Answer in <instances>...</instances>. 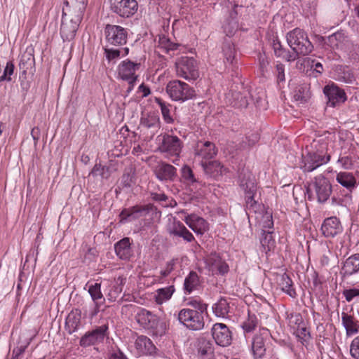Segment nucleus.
<instances>
[{"mask_svg": "<svg viewBox=\"0 0 359 359\" xmlns=\"http://www.w3.org/2000/svg\"><path fill=\"white\" fill-rule=\"evenodd\" d=\"M226 60L230 62L232 76H236V80L231 85L226 99L233 107L246 108L251 100V95L250 90L243 86L238 78L239 69L236 62V51L233 46L229 45L226 49Z\"/></svg>", "mask_w": 359, "mask_h": 359, "instance_id": "f257e3e1", "label": "nucleus"}, {"mask_svg": "<svg viewBox=\"0 0 359 359\" xmlns=\"http://www.w3.org/2000/svg\"><path fill=\"white\" fill-rule=\"evenodd\" d=\"M318 141L313 140L310 146L306 147V154H302L301 168L304 172H311L322 165L326 164L330 160V156L326 154L324 147L317 148Z\"/></svg>", "mask_w": 359, "mask_h": 359, "instance_id": "f03ea898", "label": "nucleus"}, {"mask_svg": "<svg viewBox=\"0 0 359 359\" xmlns=\"http://www.w3.org/2000/svg\"><path fill=\"white\" fill-rule=\"evenodd\" d=\"M158 148L157 150L164 154L165 156L170 158L175 157V158L172 160V163L177 165L179 157L182 149V142L181 140L175 136L169 134H164L159 135L157 137Z\"/></svg>", "mask_w": 359, "mask_h": 359, "instance_id": "7ed1b4c3", "label": "nucleus"}, {"mask_svg": "<svg viewBox=\"0 0 359 359\" xmlns=\"http://www.w3.org/2000/svg\"><path fill=\"white\" fill-rule=\"evenodd\" d=\"M306 192L309 200L312 201L316 198L319 203H324L332 194V185L327 178L319 175L309 184Z\"/></svg>", "mask_w": 359, "mask_h": 359, "instance_id": "20e7f679", "label": "nucleus"}, {"mask_svg": "<svg viewBox=\"0 0 359 359\" xmlns=\"http://www.w3.org/2000/svg\"><path fill=\"white\" fill-rule=\"evenodd\" d=\"M287 41L294 53L298 55H309L313 50V45L307 34L301 29L296 28L287 34Z\"/></svg>", "mask_w": 359, "mask_h": 359, "instance_id": "39448f33", "label": "nucleus"}, {"mask_svg": "<svg viewBox=\"0 0 359 359\" xmlns=\"http://www.w3.org/2000/svg\"><path fill=\"white\" fill-rule=\"evenodd\" d=\"M166 93L170 98L176 102H185L195 96V90L189 84L180 80H172L166 85Z\"/></svg>", "mask_w": 359, "mask_h": 359, "instance_id": "423d86ee", "label": "nucleus"}, {"mask_svg": "<svg viewBox=\"0 0 359 359\" xmlns=\"http://www.w3.org/2000/svg\"><path fill=\"white\" fill-rule=\"evenodd\" d=\"M177 318L180 323L191 330H201L205 325L203 314L197 310L182 309L179 311Z\"/></svg>", "mask_w": 359, "mask_h": 359, "instance_id": "0eeeda50", "label": "nucleus"}, {"mask_svg": "<svg viewBox=\"0 0 359 359\" xmlns=\"http://www.w3.org/2000/svg\"><path fill=\"white\" fill-rule=\"evenodd\" d=\"M176 73L186 80H196L199 77L197 63L193 57H182L175 62Z\"/></svg>", "mask_w": 359, "mask_h": 359, "instance_id": "6e6552de", "label": "nucleus"}, {"mask_svg": "<svg viewBox=\"0 0 359 359\" xmlns=\"http://www.w3.org/2000/svg\"><path fill=\"white\" fill-rule=\"evenodd\" d=\"M108 330L109 325L107 321L91 331L86 332L80 339L79 345L81 347L86 348L102 343L104 338L108 335Z\"/></svg>", "mask_w": 359, "mask_h": 359, "instance_id": "1a4fd4ad", "label": "nucleus"}, {"mask_svg": "<svg viewBox=\"0 0 359 359\" xmlns=\"http://www.w3.org/2000/svg\"><path fill=\"white\" fill-rule=\"evenodd\" d=\"M104 36L107 43L115 46H121L127 43L126 29L116 25L107 24L104 27Z\"/></svg>", "mask_w": 359, "mask_h": 359, "instance_id": "9d476101", "label": "nucleus"}, {"mask_svg": "<svg viewBox=\"0 0 359 359\" xmlns=\"http://www.w3.org/2000/svg\"><path fill=\"white\" fill-rule=\"evenodd\" d=\"M111 11L123 18L134 15L138 9L136 0H109Z\"/></svg>", "mask_w": 359, "mask_h": 359, "instance_id": "9b49d317", "label": "nucleus"}, {"mask_svg": "<svg viewBox=\"0 0 359 359\" xmlns=\"http://www.w3.org/2000/svg\"><path fill=\"white\" fill-rule=\"evenodd\" d=\"M82 20L83 18H81L69 17L62 14L60 34L64 41H70L74 39Z\"/></svg>", "mask_w": 359, "mask_h": 359, "instance_id": "f8f14e48", "label": "nucleus"}, {"mask_svg": "<svg viewBox=\"0 0 359 359\" xmlns=\"http://www.w3.org/2000/svg\"><path fill=\"white\" fill-rule=\"evenodd\" d=\"M242 186L245 193L247 214L250 215L252 213H257V212L261 208V205L256 200V184L253 182L250 181Z\"/></svg>", "mask_w": 359, "mask_h": 359, "instance_id": "ddd939ff", "label": "nucleus"}, {"mask_svg": "<svg viewBox=\"0 0 359 359\" xmlns=\"http://www.w3.org/2000/svg\"><path fill=\"white\" fill-rule=\"evenodd\" d=\"M151 210L149 205H134L129 208H124L119 214L120 222L125 223L135 220L147 215Z\"/></svg>", "mask_w": 359, "mask_h": 359, "instance_id": "4468645a", "label": "nucleus"}, {"mask_svg": "<svg viewBox=\"0 0 359 359\" xmlns=\"http://www.w3.org/2000/svg\"><path fill=\"white\" fill-rule=\"evenodd\" d=\"M87 6V0H65L62 14L69 17L83 18Z\"/></svg>", "mask_w": 359, "mask_h": 359, "instance_id": "2eb2a0df", "label": "nucleus"}, {"mask_svg": "<svg viewBox=\"0 0 359 359\" xmlns=\"http://www.w3.org/2000/svg\"><path fill=\"white\" fill-rule=\"evenodd\" d=\"M140 63L134 62L129 59L122 61L117 67L118 79L123 81L138 78L135 72L140 68Z\"/></svg>", "mask_w": 359, "mask_h": 359, "instance_id": "dca6fc26", "label": "nucleus"}, {"mask_svg": "<svg viewBox=\"0 0 359 359\" xmlns=\"http://www.w3.org/2000/svg\"><path fill=\"white\" fill-rule=\"evenodd\" d=\"M167 231L170 236L182 238L184 241L190 243L194 241V235L186 228V226L175 218L168 224Z\"/></svg>", "mask_w": 359, "mask_h": 359, "instance_id": "f3484780", "label": "nucleus"}, {"mask_svg": "<svg viewBox=\"0 0 359 359\" xmlns=\"http://www.w3.org/2000/svg\"><path fill=\"white\" fill-rule=\"evenodd\" d=\"M323 93L327 97L328 104L330 107H335L346 100V95L344 90L339 88L334 83L325 86Z\"/></svg>", "mask_w": 359, "mask_h": 359, "instance_id": "a211bd4d", "label": "nucleus"}, {"mask_svg": "<svg viewBox=\"0 0 359 359\" xmlns=\"http://www.w3.org/2000/svg\"><path fill=\"white\" fill-rule=\"evenodd\" d=\"M154 173L160 181L174 182L177 175V168L165 162H160L155 167Z\"/></svg>", "mask_w": 359, "mask_h": 359, "instance_id": "6ab92c4d", "label": "nucleus"}, {"mask_svg": "<svg viewBox=\"0 0 359 359\" xmlns=\"http://www.w3.org/2000/svg\"><path fill=\"white\" fill-rule=\"evenodd\" d=\"M133 241L129 237H124L114 244L116 256L121 260H129L134 255L132 248Z\"/></svg>", "mask_w": 359, "mask_h": 359, "instance_id": "aec40b11", "label": "nucleus"}, {"mask_svg": "<svg viewBox=\"0 0 359 359\" xmlns=\"http://www.w3.org/2000/svg\"><path fill=\"white\" fill-rule=\"evenodd\" d=\"M126 279L122 276H118L111 281L107 287L106 292V298L109 302H114L119 297L123 291V285L126 283Z\"/></svg>", "mask_w": 359, "mask_h": 359, "instance_id": "412c9836", "label": "nucleus"}, {"mask_svg": "<svg viewBox=\"0 0 359 359\" xmlns=\"http://www.w3.org/2000/svg\"><path fill=\"white\" fill-rule=\"evenodd\" d=\"M321 231L325 237L333 238L342 231V226L338 218L331 217L324 220Z\"/></svg>", "mask_w": 359, "mask_h": 359, "instance_id": "4be33fe9", "label": "nucleus"}, {"mask_svg": "<svg viewBox=\"0 0 359 359\" xmlns=\"http://www.w3.org/2000/svg\"><path fill=\"white\" fill-rule=\"evenodd\" d=\"M184 221L197 234H203L208 230V222L196 214L187 215Z\"/></svg>", "mask_w": 359, "mask_h": 359, "instance_id": "5701e85b", "label": "nucleus"}, {"mask_svg": "<svg viewBox=\"0 0 359 359\" xmlns=\"http://www.w3.org/2000/svg\"><path fill=\"white\" fill-rule=\"evenodd\" d=\"M206 264L213 275L224 274V261L220 254L211 252L206 258Z\"/></svg>", "mask_w": 359, "mask_h": 359, "instance_id": "b1692460", "label": "nucleus"}, {"mask_svg": "<svg viewBox=\"0 0 359 359\" xmlns=\"http://www.w3.org/2000/svg\"><path fill=\"white\" fill-rule=\"evenodd\" d=\"M135 346L140 355H152L156 348L151 340L144 335L138 336L135 341Z\"/></svg>", "mask_w": 359, "mask_h": 359, "instance_id": "393cba45", "label": "nucleus"}, {"mask_svg": "<svg viewBox=\"0 0 359 359\" xmlns=\"http://www.w3.org/2000/svg\"><path fill=\"white\" fill-rule=\"evenodd\" d=\"M268 330L263 329L261 333L256 334L252 341V348L255 358H262L266 351L264 338L268 336Z\"/></svg>", "mask_w": 359, "mask_h": 359, "instance_id": "a878e982", "label": "nucleus"}, {"mask_svg": "<svg viewBox=\"0 0 359 359\" xmlns=\"http://www.w3.org/2000/svg\"><path fill=\"white\" fill-rule=\"evenodd\" d=\"M142 130H150V136L152 137L161 128L160 118L154 114H149L142 117L140 121Z\"/></svg>", "mask_w": 359, "mask_h": 359, "instance_id": "bb28decb", "label": "nucleus"}, {"mask_svg": "<svg viewBox=\"0 0 359 359\" xmlns=\"http://www.w3.org/2000/svg\"><path fill=\"white\" fill-rule=\"evenodd\" d=\"M359 272V254H355L347 258L341 268V273L348 277Z\"/></svg>", "mask_w": 359, "mask_h": 359, "instance_id": "cd10ccee", "label": "nucleus"}, {"mask_svg": "<svg viewBox=\"0 0 359 359\" xmlns=\"http://www.w3.org/2000/svg\"><path fill=\"white\" fill-rule=\"evenodd\" d=\"M81 312L79 309L72 311L65 321V330L72 334L76 332L81 325Z\"/></svg>", "mask_w": 359, "mask_h": 359, "instance_id": "c85d7f7f", "label": "nucleus"}, {"mask_svg": "<svg viewBox=\"0 0 359 359\" xmlns=\"http://www.w3.org/2000/svg\"><path fill=\"white\" fill-rule=\"evenodd\" d=\"M201 165L206 175L214 179L222 177L223 165L217 161H209L208 163L202 161Z\"/></svg>", "mask_w": 359, "mask_h": 359, "instance_id": "c756f323", "label": "nucleus"}, {"mask_svg": "<svg viewBox=\"0 0 359 359\" xmlns=\"http://www.w3.org/2000/svg\"><path fill=\"white\" fill-rule=\"evenodd\" d=\"M341 323L346 330L347 336H351L358 333L359 330V322L353 316L346 312H342Z\"/></svg>", "mask_w": 359, "mask_h": 359, "instance_id": "7c9ffc66", "label": "nucleus"}, {"mask_svg": "<svg viewBox=\"0 0 359 359\" xmlns=\"http://www.w3.org/2000/svg\"><path fill=\"white\" fill-rule=\"evenodd\" d=\"M330 42L338 48L345 49L351 44L348 36L342 30L339 31L329 37Z\"/></svg>", "mask_w": 359, "mask_h": 359, "instance_id": "2f4dec72", "label": "nucleus"}, {"mask_svg": "<svg viewBox=\"0 0 359 359\" xmlns=\"http://www.w3.org/2000/svg\"><path fill=\"white\" fill-rule=\"evenodd\" d=\"M201 286L200 278L196 271H191L185 278L184 281V290L186 294H190L199 289Z\"/></svg>", "mask_w": 359, "mask_h": 359, "instance_id": "473e14b6", "label": "nucleus"}, {"mask_svg": "<svg viewBox=\"0 0 359 359\" xmlns=\"http://www.w3.org/2000/svg\"><path fill=\"white\" fill-rule=\"evenodd\" d=\"M337 182L349 191L357 186L356 179L351 172H339L336 176Z\"/></svg>", "mask_w": 359, "mask_h": 359, "instance_id": "72a5a7b5", "label": "nucleus"}, {"mask_svg": "<svg viewBox=\"0 0 359 359\" xmlns=\"http://www.w3.org/2000/svg\"><path fill=\"white\" fill-rule=\"evenodd\" d=\"M84 289L88 290L93 303H105L106 298L101 291V283H95L93 284H89V283H88Z\"/></svg>", "mask_w": 359, "mask_h": 359, "instance_id": "f704fd0d", "label": "nucleus"}, {"mask_svg": "<svg viewBox=\"0 0 359 359\" xmlns=\"http://www.w3.org/2000/svg\"><path fill=\"white\" fill-rule=\"evenodd\" d=\"M158 317L151 312L143 309L136 315L137 323L143 328L147 330L153 323H154Z\"/></svg>", "mask_w": 359, "mask_h": 359, "instance_id": "c9c22d12", "label": "nucleus"}, {"mask_svg": "<svg viewBox=\"0 0 359 359\" xmlns=\"http://www.w3.org/2000/svg\"><path fill=\"white\" fill-rule=\"evenodd\" d=\"M273 49L277 57H280L287 62L294 61L297 58V53H290L288 50L284 48L278 39L273 41Z\"/></svg>", "mask_w": 359, "mask_h": 359, "instance_id": "e433bc0d", "label": "nucleus"}, {"mask_svg": "<svg viewBox=\"0 0 359 359\" xmlns=\"http://www.w3.org/2000/svg\"><path fill=\"white\" fill-rule=\"evenodd\" d=\"M154 100L161 109L164 121L168 124L172 123L174 122V119L171 115L172 105L165 102L160 97H155Z\"/></svg>", "mask_w": 359, "mask_h": 359, "instance_id": "4c0bfd02", "label": "nucleus"}, {"mask_svg": "<svg viewBox=\"0 0 359 359\" xmlns=\"http://www.w3.org/2000/svg\"><path fill=\"white\" fill-rule=\"evenodd\" d=\"M175 292L173 285L159 288L156 291L154 299L157 304L161 305L163 303L168 301Z\"/></svg>", "mask_w": 359, "mask_h": 359, "instance_id": "58836bf2", "label": "nucleus"}, {"mask_svg": "<svg viewBox=\"0 0 359 359\" xmlns=\"http://www.w3.org/2000/svg\"><path fill=\"white\" fill-rule=\"evenodd\" d=\"M216 154L217 150L215 144L209 141L204 142L202 147L196 151V155L201 157L203 159L212 158Z\"/></svg>", "mask_w": 359, "mask_h": 359, "instance_id": "ea45409f", "label": "nucleus"}, {"mask_svg": "<svg viewBox=\"0 0 359 359\" xmlns=\"http://www.w3.org/2000/svg\"><path fill=\"white\" fill-rule=\"evenodd\" d=\"M198 354L201 359H212V344L206 339H201L198 342Z\"/></svg>", "mask_w": 359, "mask_h": 359, "instance_id": "a19ab883", "label": "nucleus"}, {"mask_svg": "<svg viewBox=\"0 0 359 359\" xmlns=\"http://www.w3.org/2000/svg\"><path fill=\"white\" fill-rule=\"evenodd\" d=\"M178 44L172 42L165 36H160L156 47V51L170 54L171 51L177 50Z\"/></svg>", "mask_w": 359, "mask_h": 359, "instance_id": "79ce46f5", "label": "nucleus"}, {"mask_svg": "<svg viewBox=\"0 0 359 359\" xmlns=\"http://www.w3.org/2000/svg\"><path fill=\"white\" fill-rule=\"evenodd\" d=\"M279 285L281 290L290 297L294 298L297 295L293 287V283L291 278L285 273L283 274L279 280Z\"/></svg>", "mask_w": 359, "mask_h": 359, "instance_id": "37998d69", "label": "nucleus"}, {"mask_svg": "<svg viewBox=\"0 0 359 359\" xmlns=\"http://www.w3.org/2000/svg\"><path fill=\"white\" fill-rule=\"evenodd\" d=\"M35 60L34 55L30 53H24L22 55L20 62L19 68L21 73L25 75L29 69H32L34 67Z\"/></svg>", "mask_w": 359, "mask_h": 359, "instance_id": "c03bdc74", "label": "nucleus"}, {"mask_svg": "<svg viewBox=\"0 0 359 359\" xmlns=\"http://www.w3.org/2000/svg\"><path fill=\"white\" fill-rule=\"evenodd\" d=\"M224 324L215 323L212 328V335L217 345L224 346Z\"/></svg>", "mask_w": 359, "mask_h": 359, "instance_id": "a18cd8bd", "label": "nucleus"}, {"mask_svg": "<svg viewBox=\"0 0 359 359\" xmlns=\"http://www.w3.org/2000/svg\"><path fill=\"white\" fill-rule=\"evenodd\" d=\"M182 177L185 183L189 185H194L195 184H200L202 185V182L196 178L191 168L187 165H184L181 169Z\"/></svg>", "mask_w": 359, "mask_h": 359, "instance_id": "49530a36", "label": "nucleus"}, {"mask_svg": "<svg viewBox=\"0 0 359 359\" xmlns=\"http://www.w3.org/2000/svg\"><path fill=\"white\" fill-rule=\"evenodd\" d=\"M149 330V333H151L153 336H163L165 334L166 331V325L165 323L161 320L160 318H158L149 326V327L147 329Z\"/></svg>", "mask_w": 359, "mask_h": 359, "instance_id": "de8ad7c7", "label": "nucleus"}, {"mask_svg": "<svg viewBox=\"0 0 359 359\" xmlns=\"http://www.w3.org/2000/svg\"><path fill=\"white\" fill-rule=\"evenodd\" d=\"M111 168L109 166L96 163L92 169L90 175L93 177L100 176L102 179H108L111 176Z\"/></svg>", "mask_w": 359, "mask_h": 359, "instance_id": "09e8293b", "label": "nucleus"}, {"mask_svg": "<svg viewBox=\"0 0 359 359\" xmlns=\"http://www.w3.org/2000/svg\"><path fill=\"white\" fill-rule=\"evenodd\" d=\"M263 238L261 239L262 250L265 252L270 251L274 245V240L272 237V232L263 230Z\"/></svg>", "mask_w": 359, "mask_h": 359, "instance_id": "8fccbe9b", "label": "nucleus"}, {"mask_svg": "<svg viewBox=\"0 0 359 359\" xmlns=\"http://www.w3.org/2000/svg\"><path fill=\"white\" fill-rule=\"evenodd\" d=\"M287 317L286 320L289 326L293 329H296L299 327L300 324L302 323V316L298 313H286Z\"/></svg>", "mask_w": 359, "mask_h": 359, "instance_id": "3c124183", "label": "nucleus"}, {"mask_svg": "<svg viewBox=\"0 0 359 359\" xmlns=\"http://www.w3.org/2000/svg\"><path fill=\"white\" fill-rule=\"evenodd\" d=\"M104 53L109 62H115L121 55V50L114 48H104Z\"/></svg>", "mask_w": 359, "mask_h": 359, "instance_id": "603ef678", "label": "nucleus"}, {"mask_svg": "<svg viewBox=\"0 0 359 359\" xmlns=\"http://www.w3.org/2000/svg\"><path fill=\"white\" fill-rule=\"evenodd\" d=\"M187 304L192 307L193 310H197L201 313L203 314L207 311L208 305L203 302L200 299H191Z\"/></svg>", "mask_w": 359, "mask_h": 359, "instance_id": "864d4df0", "label": "nucleus"}, {"mask_svg": "<svg viewBox=\"0 0 359 359\" xmlns=\"http://www.w3.org/2000/svg\"><path fill=\"white\" fill-rule=\"evenodd\" d=\"M15 69L14 64L12 61H8L4 68L2 75L0 76V82L6 81H11L12 80L11 76L13 75Z\"/></svg>", "mask_w": 359, "mask_h": 359, "instance_id": "5fc2aeb1", "label": "nucleus"}, {"mask_svg": "<svg viewBox=\"0 0 359 359\" xmlns=\"http://www.w3.org/2000/svg\"><path fill=\"white\" fill-rule=\"evenodd\" d=\"M257 325V319L255 316H249L248 318L243 322L241 327L245 332H252Z\"/></svg>", "mask_w": 359, "mask_h": 359, "instance_id": "6e6d98bb", "label": "nucleus"}, {"mask_svg": "<svg viewBox=\"0 0 359 359\" xmlns=\"http://www.w3.org/2000/svg\"><path fill=\"white\" fill-rule=\"evenodd\" d=\"M135 183L133 175L124 172L121 177L120 187L121 189L130 188Z\"/></svg>", "mask_w": 359, "mask_h": 359, "instance_id": "4d7b16f0", "label": "nucleus"}, {"mask_svg": "<svg viewBox=\"0 0 359 359\" xmlns=\"http://www.w3.org/2000/svg\"><path fill=\"white\" fill-rule=\"evenodd\" d=\"M223 301H224V299L223 297H220L218 302L212 306V312L217 317L224 316V304L223 303Z\"/></svg>", "mask_w": 359, "mask_h": 359, "instance_id": "13d9d810", "label": "nucleus"}, {"mask_svg": "<svg viewBox=\"0 0 359 359\" xmlns=\"http://www.w3.org/2000/svg\"><path fill=\"white\" fill-rule=\"evenodd\" d=\"M237 7H238V5L233 4V11L230 13L231 20L229 22V24L231 26V30L229 31V32L231 34L233 33V30L237 29L238 27V20H237L238 12L236 10V8Z\"/></svg>", "mask_w": 359, "mask_h": 359, "instance_id": "bf43d9fd", "label": "nucleus"}, {"mask_svg": "<svg viewBox=\"0 0 359 359\" xmlns=\"http://www.w3.org/2000/svg\"><path fill=\"white\" fill-rule=\"evenodd\" d=\"M261 223H262V226L264 229L263 230L272 229L273 226L272 215L271 213L266 212L262 217Z\"/></svg>", "mask_w": 359, "mask_h": 359, "instance_id": "052dcab7", "label": "nucleus"}, {"mask_svg": "<svg viewBox=\"0 0 359 359\" xmlns=\"http://www.w3.org/2000/svg\"><path fill=\"white\" fill-rule=\"evenodd\" d=\"M343 296L348 302H351L354 298L359 297V288L353 287L351 289L344 290L343 291Z\"/></svg>", "mask_w": 359, "mask_h": 359, "instance_id": "680f3d73", "label": "nucleus"}, {"mask_svg": "<svg viewBox=\"0 0 359 359\" xmlns=\"http://www.w3.org/2000/svg\"><path fill=\"white\" fill-rule=\"evenodd\" d=\"M350 353L355 359H359V336L354 338L350 346Z\"/></svg>", "mask_w": 359, "mask_h": 359, "instance_id": "e2e57ef3", "label": "nucleus"}, {"mask_svg": "<svg viewBox=\"0 0 359 359\" xmlns=\"http://www.w3.org/2000/svg\"><path fill=\"white\" fill-rule=\"evenodd\" d=\"M337 163L341 165V167L344 169L348 170L351 168L353 165V161L350 156H339Z\"/></svg>", "mask_w": 359, "mask_h": 359, "instance_id": "0e129e2a", "label": "nucleus"}, {"mask_svg": "<svg viewBox=\"0 0 359 359\" xmlns=\"http://www.w3.org/2000/svg\"><path fill=\"white\" fill-rule=\"evenodd\" d=\"M275 73L276 74L277 80L278 82H282L285 81V68L283 64L280 62L277 63L276 66Z\"/></svg>", "mask_w": 359, "mask_h": 359, "instance_id": "69168bd1", "label": "nucleus"}, {"mask_svg": "<svg viewBox=\"0 0 359 359\" xmlns=\"http://www.w3.org/2000/svg\"><path fill=\"white\" fill-rule=\"evenodd\" d=\"M150 196L153 201L156 202H166L168 200V196L164 192H151Z\"/></svg>", "mask_w": 359, "mask_h": 359, "instance_id": "338daca9", "label": "nucleus"}, {"mask_svg": "<svg viewBox=\"0 0 359 359\" xmlns=\"http://www.w3.org/2000/svg\"><path fill=\"white\" fill-rule=\"evenodd\" d=\"M93 304H94L93 308L90 310V311L88 314V316L90 319H93L94 317H95L97 315V313L100 312L101 306H102L104 304H100V303H93Z\"/></svg>", "mask_w": 359, "mask_h": 359, "instance_id": "774afa93", "label": "nucleus"}]
</instances>
